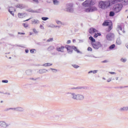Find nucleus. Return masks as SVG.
<instances>
[{
    "label": "nucleus",
    "mask_w": 128,
    "mask_h": 128,
    "mask_svg": "<svg viewBox=\"0 0 128 128\" xmlns=\"http://www.w3.org/2000/svg\"><path fill=\"white\" fill-rule=\"evenodd\" d=\"M109 16H114V12H110Z\"/></svg>",
    "instance_id": "a878e982"
},
{
    "label": "nucleus",
    "mask_w": 128,
    "mask_h": 128,
    "mask_svg": "<svg viewBox=\"0 0 128 128\" xmlns=\"http://www.w3.org/2000/svg\"><path fill=\"white\" fill-rule=\"evenodd\" d=\"M122 4H115L112 8V10L114 12H120V10H122Z\"/></svg>",
    "instance_id": "7ed1b4c3"
},
{
    "label": "nucleus",
    "mask_w": 128,
    "mask_h": 128,
    "mask_svg": "<svg viewBox=\"0 0 128 128\" xmlns=\"http://www.w3.org/2000/svg\"><path fill=\"white\" fill-rule=\"evenodd\" d=\"M99 8H102V10H106L110 6V2L108 1L104 2L100 1L99 2Z\"/></svg>",
    "instance_id": "f257e3e1"
},
{
    "label": "nucleus",
    "mask_w": 128,
    "mask_h": 128,
    "mask_svg": "<svg viewBox=\"0 0 128 128\" xmlns=\"http://www.w3.org/2000/svg\"><path fill=\"white\" fill-rule=\"evenodd\" d=\"M102 36V34H100V33L95 34L94 36V38H98V36Z\"/></svg>",
    "instance_id": "4be33fe9"
},
{
    "label": "nucleus",
    "mask_w": 128,
    "mask_h": 128,
    "mask_svg": "<svg viewBox=\"0 0 128 128\" xmlns=\"http://www.w3.org/2000/svg\"><path fill=\"white\" fill-rule=\"evenodd\" d=\"M65 48L67 50L68 52H72L73 50L78 52H80V50H78V48L74 46H70L69 45H66Z\"/></svg>",
    "instance_id": "20e7f679"
},
{
    "label": "nucleus",
    "mask_w": 128,
    "mask_h": 128,
    "mask_svg": "<svg viewBox=\"0 0 128 128\" xmlns=\"http://www.w3.org/2000/svg\"><path fill=\"white\" fill-rule=\"evenodd\" d=\"M33 31L34 32H36V30L35 28L33 29Z\"/></svg>",
    "instance_id": "c03bdc74"
},
{
    "label": "nucleus",
    "mask_w": 128,
    "mask_h": 128,
    "mask_svg": "<svg viewBox=\"0 0 128 128\" xmlns=\"http://www.w3.org/2000/svg\"><path fill=\"white\" fill-rule=\"evenodd\" d=\"M72 98L74 100H84V96L80 94L76 95L74 94H72Z\"/></svg>",
    "instance_id": "423d86ee"
},
{
    "label": "nucleus",
    "mask_w": 128,
    "mask_h": 128,
    "mask_svg": "<svg viewBox=\"0 0 128 128\" xmlns=\"http://www.w3.org/2000/svg\"><path fill=\"white\" fill-rule=\"evenodd\" d=\"M43 66H52V64L50 63H46L44 64Z\"/></svg>",
    "instance_id": "b1692460"
},
{
    "label": "nucleus",
    "mask_w": 128,
    "mask_h": 128,
    "mask_svg": "<svg viewBox=\"0 0 128 128\" xmlns=\"http://www.w3.org/2000/svg\"><path fill=\"white\" fill-rule=\"evenodd\" d=\"M114 34L112 33H109L106 35V38L108 40H110Z\"/></svg>",
    "instance_id": "9b49d317"
},
{
    "label": "nucleus",
    "mask_w": 128,
    "mask_h": 128,
    "mask_svg": "<svg viewBox=\"0 0 128 128\" xmlns=\"http://www.w3.org/2000/svg\"><path fill=\"white\" fill-rule=\"evenodd\" d=\"M64 50H66V46H61L60 47H57L56 50L58 52H64Z\"/></svg>",
    "instance_id": "1a4fd4ad"
},
{
    "label": "nucleus",
    "mask_w": 128,
    "mask_h": 128,
    "mask_svg": "<svg viewBox=\"0 0 128 128\" xmlns=\"http://www.w3.org/2000/svg\"><path fill=\"white\" fill-rule=\"evenodd\" d=\"M96 4V1L94 0H86L82 4L83 6L88 7L92 6H94Z\"/></svg>",
    "instance_id": "f03ea898"
},
{
    "label": "nucleus",
    "mask_w": 128,
    "mask_h": 128,
    "mask_svg": "<svg viewBox=\"0 0 128 128\" xmlns=\"http://www.w3.org/2000/svg\"><path fill=\"white\" fill-rule=\"evenodd\" d=\"M96 70L90 71L89 72V74H90V72H93V74H96Z\"/></svg>",
    "instance_id": "e433bc0d"
},
{
    "label": "nucleus",
    "mask_w": 128,
    "mask_h": 128,
    "mask_svg": "<svg viewBox=\"0 0 128 128\" xmlns=\"http://www.w3.org/2000/svg\"><path fill=\"white\" fill-rule=\"evenodd\" d=\"M117 28L118 30H122V25H118Z\"/></svg>",
    "instance_id": "aec40b11"
},
{
    "label": "nucleus",
    "mask_w": 128,
    "mask_h": 128,
    "mask_svg": "<svg viewBox=\"0 0 128 128\" xmlns=\"http://www.w3.org/2000/svg\"><path fill=\"white\" fill-rule=\"evenodd\" d=\"M118 2H122L123 6H126L128 4V0H117Z\"/></svg>",
    "instance_id": "9d476101"
},
{
    "label": "nucleus",
    "mask_w": 128,
    "mask_h": 128,
    "mask_svg": "<svg viewBox=\"0 0 128 128\" xmlns=\"http://www.w3.org/2000/svg\"><path fill=\"white\" fill-rule=\"evenodd\" d=\"M2 82H4V84H8V80H2Z\"/></svg>",
    "instance_id": "f704fd0d"
},
{
    "label": "nucleus",
    "mask_w": 128,
    "mask_h": 128,
    "mask_svg": "<svg viewBox=\"0 0 128 128\" xmlns=\"http://www.w3.org/2000/svg\"><path fill=\"white\" fill-rule=\"evenodd\" d=\"M16 8H24V4H18L16 6Z\"/></svg>",
    "instance_id": "f3484780"
},
{
    "label": "nucleus",
    "mask_w": 128,
    "mask_h": 128,
    "mask_svg": "<svg viewBox=\"0 0 128 128\" xmlns=\"http://www.w3.org/2000/svg\"><path fill=\"white\" fill-rule=\"evenodd\" d=\"M50 48H52V46H50Z\"/></svg>",
    "instance_id": "6e6d98bb"
},
{
    "label": "nucleus",
    "mask_w": 128,
    "mask_h": 128,
    "mask_svg": "<svg viewBox=\"0 0 128 128\" xmlns=\"http://www.w3.org/2000/svg\"><path fill=\"white\" fill-rule=\"evenodd\" d=\"M76 42L75 40H73V42Z\"/></svg>",
    "instance_id": "3c124183"
},
{
    "label": "nucleus",
    "mask_w": 128,
    "mask_h": 128,
    "mask_svg": "<svg viewBox=\"0 0 128 128\" xmlns=\"http://www.w3.org/2000/svg\"><path fill=\"white\" fill-rule=\"evenodd\" d=\"M102 64H104V63H106V62H108V60H104V61H102Z\"/></svg>",
    "instance_id": "58836bf2"
},
{
    "label": "nucleus",
    "mask_w": 128,
    "mask_h": 128,
    "mask_svg": "<svg viewBox=\"0 0 128 128\" xmlns=\"http://www.w3.org/2000/svg\"><path fill=\"white\" fill-rule=\"evenodd\" d=\"M110 4V6H112V4H118V0H108Z\"/></svg>",
    "instance_id": "ddd939ff"
},
{
    "label": "nucleus",
    "mask_w": 128,
    "mask_h": 128,
    "mask_svg": "<svg viewBox=\"0 0 128 128\" xmlns=\"http://www.w3.org/2000/svg\"><path fill=\"white\" fill-rule=\"evenodd\" d=\"M0 126H2L3 128H6V122H0Z\"/></svg>",
    "instance_id": "412c9836"
},
{
    "label": "nucleus",
    "mask_w": 128,
    "mask_h": 128,
    "mask_svg": "<svg viewBox=\"0 0 128 128\" xmlns=\"http://www.w3.org/2000/svg\"><path fill=\"white\" fill-rule=\"evenodd\" d=\"M112 30V24L108 26V28L106 29V32H110V30Z\"/></svg>",
    "instance_id": "dca6fc26"
},
{
    "label": "nucleus",
    "mask_w": 128,
    "mask_h": 128,
    "mask_svg": "<svg viewBox=\"0 0 128 128\" xmlns=\"http://www.w3.org/2000/svg\"><path fill=\"white\" fill-rule=\"evenodd\" d=\"M67 6L68 8V10H69V12H70V8H72V4H68L67 5Z\"/></svg>",
    "instance_id": "6ab92c4d"
},
{
    "label": "nucleus",
    "mask_w": 128,
    "mask_h": 128,
    "mask_svg": "<svg viewBox=\"0 0 128 128\" xmlns=\"http://www.w3.org/2000/svg\"><path fill=\"white\" fill-rule=\"evenodd\" d=\"M126 46L127 48H128V44H127L126 45Z\"/></svg>",
    "instance_id": "8fccbe9b"
},
{
    "label": "nucleus",
    "mask_w": 128,
    "mask_h": 128,
    "mask_svg": "<svg viewBox=\"0 0 128 128\" xmlns=\"http://www.w3.org/2000/svg\"><path fill=\"white\" fill-rule=\"evenodd\" d=\"M1 102H2V101Z\"/></svg>",
    "instance_id": "5fc2aeb1"
},
{
    "label": "nucleus",
    "mask_w": 128,
    "mask_h": 128,
    "mask_svg": "<svg viewBox=\"0 0 128 128\" xmlns=\"http://www.w3.org/2000/svg\"><path fill=\"white\" fill-rule=\"evenodd\" d=\"M30 20V18H29L28 20H25L24 22H28V20Z\"/></svg>",
    "instance_id": "09e8293b"
},
{
    "label": "nucleus",
    "mask_w": 128,
    "mask_h": 128,
    "mask_svg": "<svg viewBox=\"0 0 128 128\" xmlns=\"http://www.w3.org/2000/svg\"><path fill=\"white\" fill-rule=\"evenodd\" d=\"M57 24H62V22H60V21H58Z\"/></svg>",
    "instance_id": "37998d69"
},
{
    "label": "nucleus",
    "mask_w": 128,
    "mask_h": 128,
    "mask_svg": "<svg viewBox=\"0 0 128 128\" xmlns=\"http://www.w3.org/2000/svg\"><path fill=\"white\" fill-rule=\"evenodd\" d=\"M33 2H35L38 3V0H32Z\"/></svg>",
    "instance_id": "79ce46f5"
},
{
    "label": "nucleus",
    "mask_w": 128,
    "mask_h": 128,
    "mask_svg": "<svg viewBox=\"0 0 128 128\" xmlns=\"http://www.w3.org/2000/svg\"><path fill=\"white\" fill-rule=\"evenodd\" d=\"M89 32L90 34H94V32H98V30L94 28H90L89 30Z\"/></svg>",
    "instance_id": "4468645a"
},
{
    "label": "nucleus",
    "mask_w": 128,
    "mask_h": 128,
    "mask_svg": "<svg viewBox=\"0 0 128 128\" xmlns=\"http://www.w3.org/2000/svg\"><path fill=\"white\" fill-rule=\"evenodd\" d=\"M96 10H98V9L96 7L88 8L85 10L86 12H96Z\"/></svg>",
    "instance_id": "0eeeda50"
},
{
    "label": "nucleus",
    "mask_w": 128,
    "mask_h": 128,
    "mask_svg": "<svg viewBox=\"0 0 128 128\" xmlns=\"http://www.w3.org/2000/svg\"><path fill=\"white\" fill-rule=\"evenodd\" d=\"M18 34H25L24 33H22V32H18Z\"/></svg>",
    "instance_id": "a18cd8bd"
},
{
    "label": "nucleus",
    "mask_w": 128,
    "mask_h": 128,
    "mask_svg": "<svg viewBox=\"0 0 128 128\" xmlns=\"http://www.w3.org/2000/svg\"><path fill=\"white\" fill-rule=\"evenodd\" d=\"M23 24L24 28H28V24L26 23H24Z\"/></svg>",
    "instance_id": "72a5a7b5"
},
{
    "label": "nucleus",
    "mask_w": 128,
    "mask_h": 128,
    "mask_svg": "<svg viewBox=\"0 0 128 128\" xmlns=\"http://www.w3.org/2000/svg\"><path fill=\"white\" fill-rule=\"evenodd\" d=\"M127 18H128V17H127Z\"/></svg>",
    "instance_id": "4d7b16f0"
},
{
    "label": "nucleus",
    "mask_w": 128,
    "mask_h": 128,
    "mask_svg": "<svg viewBox=\"0 0 128 128\" xmlns=\"http://www.w3.org/2000/svg\"><path fill=\"white\" fill-rule=\"evenodd\" d=\"M73 67L74 68H80V66L76 65V64H73L72 65Z\"/></svg>",
    "instance_id": "2f4dec72"
},
{
    "label": "nucleus",
    "mask_w": 128,
    "mask_h": 128,
    "mask_svg": "<svg viewBox=\"0 0 128 128\" xmlns=\"http://www.w3.org/2000/svg\"><path fill=\"white\" fill-rule=\"evenodd\" d=\"M8 12L12 14V16H14V12H16V8L14 7H10L8 10Z\"/></svg>",
    "instance_id": "f8f14e48"
},
{
    "label": "nucleus",
    "mask_w": 128,
    "mask_h": 128,
    "mask_svg": "<svg viewBox=\"0 0 128 128\" xmlns=\"http://www.w3.org/2000/svg\"><path fill=\"white\" fill-rule=\"evenodd\" d=\"M54 40V38H50L47 40V42H52Z\"/></svg>",
    "instance_id": "7c9ffc66"
},
{
    "label": "nucleus",
    "mask_w": 128,
    "mask_h": 128,
    "mask_svg": "<svg viewBox=\"0 0 128 128\" xmlns=\"http://www.w3.org/2000/svg\"><path fill=\"white\" fill-rule=\"evenodd\" d=\"M54 4H58V0H53Z\"/></svg>",
    "instance_id": "bb28decb"
},
{
    "label": "nucleus",
    "mask_w": 128,
    "mask_h": 128,
    "mask_svg": "<svg viewBox=\"0 0 128 128\" xmlns=\"http://www.w3.org/2000/svg\"><path fill=\"white\" fill-rule=\"evenodd\" d=\"M32 24H40V21L38 20L34 19V20H32Z\"/></svg>",
    "instance_id": "a211bd4d"
},
{
    "label": "nucleus",
    "mask_w": 128,
    "mask_h": 128,
    "mask_svg": "<svg viewBox=\"0 0 128 128\" xmlns=\"http://www.w3.org/2000/svg\"><path fill=\"white\" fill-rule=\"evenodd\" d=\"M123 110H128V107H124L122 109Z\"/></svg>",
    "instance_id": "c9c22d12"
},
{
    "label": "nucleus",
    "mask_w": 128,
    "mask_h": 128,
    "mask_svg": "<svg viewBox=\"0 0 128 128\" xmlns=\"http://www.w3.org/2000/svg\"><path fill=\"white\" fill-rule=\"evenodd\" d=\"M35 52H36V50L35 49H32L30 50V52L31 54H34Z\"/></svg>",
    "instance_id": "c756f323"
},
{
    "label": "nucleus",
    "mask_w": 128,
    "mask_h": 128,
    "mask_svg": "<svg viewBox=\"0 0 128 128\" xmlns=\"http://www.w3.org/2000/svg\"><path fill=\"white\" fill-rule=\"evenodd\" d=\"M25 52H26V54H28V50H26Z\"/></svg>",
    "instance_id": "de8ad7c7"
},
{
    "label": "nucleus",
    "mask_w": 128,
    "mask_h": 128,
    "mask_svg": "<svg viewBox=\"0 0 128 128\" xmlns=\"http://www.w3.org/2000/svg\"><path fill=\"white\" fill-rule=\"evenodd\" d=\"M70 42H72L70 41V40H68L67 41L66 44H70Z\"/></svg>",
    "instance_id": "ea45409f"
},
{
    "label": "nucleus",
    "mask_w": 128,
    "mask_h": 128,
    "mask_svg": "<svg viewBox=\"0 0 128 128\" xmlns=\"http://www.w3.org/2000/svg\"><path fill=\"white\" fill-rule=\"evenodd\" d=\"M42 20H48V17H42Z\"/></svg>",
    "instance_id": "cd10ccee"
},
{
    "label": "nucleus",
    "mask_w": 128,
    "mask_h": 128,
    "mask_svg": "<svg viewBox=\"0 0 128 128\" xmlns=\"http://www.w3.org/2000/svg\"><path fill=\"white\" fill-rule=\"evenodd\" d=\"M89 40H91V42H96V39H94L92 36H90V38H89Z\"/></svg>",
    "instance_id": "5701e85b"
},
{
    "label": "nucleus",
    "mask_w": 128,
    "mask_h": 128,
    "mask_svg": "<svg viewBox=\"0 0 128 128\" xmlns=\"http://www.w3.org/2000/svg\"><path fill=\"white\" fill-rule=\"evenodd\" d=\"M88 52H92V48L91 47H88Z\"/></svg>",
    "instance_id": "473e14b6"
},
{
    "label": "nucleus",
    "mask_w": 128,
    "mask_h": 128,
    "mask_svg": "<svg viewBox=\"0 0 128 128\" xmlns=\"http://www.w3.org/2000/svg\"><path fill=\"white\" fill-rule=\"evenodd\" d=\"M112 81V78H110L108 80V82H111Z\"/></svg>",
    "instance_id": "49530a36"
},
{
    "label": "nucleus",
    "mask_w": 128,
    "mask_h": 128,
    "mask_svg": "<svg viewBox=\"0 0 128 128\" xmlns=\"http://www.w3.org/2000/svg\"><path fill=\"white\" fill-rule=\"evenodd\" d=\"M109 74H116V72H109Z\"/></svg>",
    "instance_id": "a19ab883"
},
{
    "label": "nucleus",
    "mask_w": 128,
    "mask_h": 128,
    "mask_svg": "<svg viewBox=\"0 0 128 128\" xmlns=\"http://www.w3.org/2000/svg\"><path fill=\"white\" fill-rule=\"evenodd\" d=\"M112 24V21L106 20L103 22L102 26H108Z\"/></svg>",
    "instance_id": "6e6552de"
},
{
    "label": "nucleus",
    "mask_w": 128,
    "mask_h": 128,
    "mask_svg": "<svg viewBox=\"0 0 128 128\" xmlns=\"http://www.w3.org/2000/svg\"><path fill=\"white\" fill-rule=\"evenodd\" d=\"M120 61H121L122 62H126V59L124 58H122L120 59Z\"/></svg>",
    "instance_id": "c85d7f7f"
},
{
    "label": "nucleus",
    "mask_w": 128,
    "mask_h": 128,
    "mask_svg": "<svg viewBox=\"0 0 128 128\" xmlns=\"http://www.w3.org/2000/svg\"><path fill=\"white\" fill-rule=\"evenodd\" d=\"M40 28H41V30H44V26H42V24H40Z\"/></svg>",
    "instance_id": "4c0bfd02"
},
{
    "label": "nucleus",
    "mask_w": 128,
    "mask_h": 128,
    "mask_svg": "<svg viewBox=\"0 0 128 128\" xmlns=\"http://www.w3.org/2000/svg\"><path fill=\"white\" fill-rule=\"evenodd\" d=\"M118 78H116V80H118Z\"/></svg>",
    "instance_id": "864d4df0"
},
{
    "label": "nucleus",
    "mask_w": 128,
    "mask_h": 128,
    "mask_svg": "<svg viewBox=\"0 0 128 128\" xmlns=\"http://www.w3.org/2000/svg\"><path fill=\"white\" fill-rule=\"evenodd\" d=\"M114 48H116V45H114V44H113L109 47V48L110 50H112Z\"/></svg>",
    "instance_id": "393cba45"
},
{
    "label": "nucleus",
    "mask_w": 128,
    "mask_h": 128,
    "mask_svg": "<svg viewBox=\"0 0 128 128\" xmlns=\"http://www.w3.org/2000/svg\"><path fill=\"white\" fill-rule=\"evenodd\" d=\"M26 13H18V16L20 18H24L26 16Z\"/></svg>",
    "instance_id": "2eb2a0df"
},
{
    "label": "nucleus",
    "mask_w": 128,
    "mask_h": 128,
    "mask_svg": "<svg viewBox=\"0 0 128 128\" xmlns=\"http://www.w3.org/2000/svg\"><path fill=\"white\" fill-rule=\"evenodd\" d=\"M91 44L94 48H95V50H98L100 48H102V44L100 42H96V43L92 42Z\"/></svg>",
    "instance_id": "39448f33"
},
{
    "label": "nucleus",
    "mask_w": 128,
    "mask_h": 128,
    "mask_svg": "<svg viewBox=\"0 0 128 128\" xmlns=\"http://www.w3.org/2000/svg\"><path fill=\"white\" fill-rule=\"evenodd\" d=\"M80 0V2H84V0Z\"/></svg>",
    "instance_id": "603ef678"
}]
</instances>
